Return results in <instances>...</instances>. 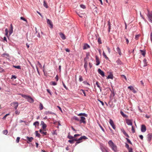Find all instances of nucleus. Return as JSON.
<instances>
[{
    "instance_id": "f257e3e1",
    "label": "nucleus",
    "mask_w": 152,
    "mask_h": 152,
    "mask_svg": "<svg viewBox=\"0 0 152 152\" xmlns=\"http://www.w3.org/2000/svg\"><path fill=\"white\" fill-rule=\"evenodd\" d=\"M108 144L111 147L112 149L115 152H116L117 151V147L111 140H110L108 142Z\"/></svg>"
},
{
    "instance_id": "f03ea898",
    "label": "nucleus",
    "mask_w": 152,
    "mask_h": 152,
    "mask_svg": "<svg viewBox=\"0 0 152 152\" xmlns=\"http://www.w3.org/2000/svg\"><path fill=\"white\" fill-rule=\"evenodd\" d=\"M19 94L21 95L23 97L26 99L29 102L33 103L34 102V99L30 96L20 94Z\"/></svg>"
},
{
    "instance_id": "7ed1b4c3",
    "label": "nucleus",
    "mask_w": 152,
    "mask_h": 152,
    "mask_svg": "<svg viewBox=\"0 0 152 152\" xmlns=\"http://www.w3.org/2000/svg\"><path fill=\"white\" fill-rule=\"evenodd\" d=\"M87 139V138L85 136H83L81 137L80 138L77 140L76 141L77 142L75 143V145H77L78 144L81 142H82L81 140L83 139Z\"/></svg>"
},
{
    "instance_id": "20e7f679",
    "label": "nucleus",
    "mask_w": 152,
    "mask_h": 152,
    "mask_svg": "<svg viewBox=\"0 0 152 152\" xmlns=\"http://www.w3.org/2000/svg\"><path fill=\"white\" fill-rule=\"evenodd\" d=\"M47 23L50 26V27L51 28H52L53 27V24L51 21L49 19H47Z\"/></svg>"
},
{
    "instance_id": "39448f33",
    "label": "nucleus",
    "mask_w": 152,
    "mask_h": 152,
    "mask_svg": "<svg viewBox=\"0 0 152 152\" xmlns=\"http://www.w3.org/2000/svg\"><path fill=\"white\" fill-rule=\"evenodd\" d=\"M11 105H13V106L15 110H16L18 105V102H13L11 103Z\"/></svg>"
},
{
    "instance_id": "423d86ee",
    "label": "nucleus",
    "mask_w": 152,
    "mask_h": 152,
    "mask_svg": "<svg viewBox=\"0 0 152 152\" xmlns=\"http://www.w3.org/2000/svg\"><path fill=\"white\" fill-rule=\"evenodd\" d=\"M96 58V65L98 66L99 65L100 63V61H99V57L97 56H95Z\"/></svg>"
},
{
    "instance_id": "0eeeda50",
    "label": "nucleus",
    "mask_w": 152,
    "mask_h": 152,
    "mask_svg": "<svg viewBox=\"0 0 152 152\" xmlns=\"http://www.w3.org/2000/svg\"><path fill=\"white\" fill-rule=\"evenodd\" d=\"M81 119L80 120V123H83L85 124L86 121H85L86 118L83 117L82 116L80 117Z\"/></svg>"
},
{
    "instance_id": "6e6552de",
    "label": "nucleus",
    "mask_w": 152,
    "mask_h": 152,
    "mask_svg": "<svg viewBox=\"0 0 152 152\" xmlns=\"http://www.w3.org/2000/svg\"><path fill=\"white\" fill-rule=\"evenodd\" d=\"M141 131L142 132H145L146 130V126L144 125H142L141 126Z\"/></svg>"
},
{
    "instance_id": "1a4fd4ad",
    "label": "nucleus",
    "mask_w": 152,
    "mask_h": 152,
    "mask_svg": "<svg viewBox=\"0 0 152 152\" xmlns=\"http://www.w3.org/2000/svg\"><path fill=\"white\" fill-rule=\"evenodd\" d=\"M98 72L99 74L101 75L102 77L104 76V72L102 71L100 69H98Z\"/></svg>"
},
{
    "instance_id": "9d476101",
    "label": "nucleus",
    "mask_w": 152,
    "mask_h": 152,
    "mask_svg": "<svg viewBox=\"0 0 152 152\" xmlns=\"http://www.w3.org/2000/svg\"><path fill=\"white\" fill-rule=\"evenodd\" d=\"M59 34L60 36V37L62 38V39L64 40L66 39V38L65 37V36L64 34H63L62 32H60L59 33Z\"/></svg>"
},
{
    "instance_id": "9b49d317",
    "label": "nucleus",
    "mask_w": 152,
    "mask_h": 152,
    "mask_svg": "<svg viewBox=\"0 0 152 152\" xmlns=\"http://www.w3.org/2000/svg\"><path fill=\"white\" fill-rule=\"evenodd\" d=\"M90 46L86 43L84 44L83 46V49L85 50L90 48Z\"/></svg>"
},
{
    "instance_id": "f8f14e48",
    "label": "nucleus",
    "mask_w": 152,
    "mask_h": 152,
    "mask_svg": "<svg viewBox=\"0 0 152 152\" xmlns=\"http://www.w3.org/2000/svg\"><path fill=\"white\" fill-rule=\"evenodd\" d=\"M148 140L150 142L151 140V138H152V134L149 133L148 135Z\"/></svg>"
},
{
    "instance_id": "ddd939ff",
    "label": "nucleus",
    "mask_w": 152,
    "mask_h": 152,
    "mask_svg": "<svg viewBox=\"0 0 152 152\" xmlns=\"http://www.w3.org/2000/svg\"><path fill=\"white\" fill-rule=\"evenodd\" d=\"M13 28L12 24L10 25V27L9 30V33L10 34H11L13 32Z\"/></svg>"
},
{
    "instance_id": "4468645a",
    "label": "nucleus",
    "mask_w": 152,
    "mask_h": 152,
    "mask_svg": "<svg viewBox=\"0 0 152 152\" xmlns=\"http://www.w3.org/2000/svg\"><path fill=\"white\" fill-rule=\"evenodd\" d=\"M116 51L120 56H121L122 55L121 50L119 47H117L116 48Z\"/></svg>"
},
{
    "instance_id": "2eb2a0df",
    "label": "nucleus",
    "mask_w": 152,
    "mask_h": 152,
    "mask_svg": "<svg viewBox=\"0 0 152 152\" xmlns=\"http://www.w3.org/2000/svg\"><path fill=\"white\" fill-rule=\"evenodd\" d=\"M140 53L143 56H145V50H140Z\"/></svg>"
},
{
    "instance_id": "dca6fc26",
    "label": "nucleus",
    "mask_w": 152,
    "mask_h": 152,
    "mask_svg": "<svg viewBox=\"0 0 152 152\" xmlns=\"http://www.w3.org/2000/svg\"><path fill=\"white\" fill-rule=\"evenodd\" d=\"M90 56V55L89 53H87L86 54V57L84 58V61L86 60L87 59H88L89 58V56Z\"/></svg>"
},
{
    "instance_id": "f3484780",
    "label": "nucleus",
    "mask_w": 152,
    "mask_h": 152,
    "mask_svg": "<svg viewBox=\"0 0 152 152\" xmlns=\"http://www.w3.org/2000/svg\"><path fill=\"white\" fill-rule=\"evenodd\" d=\"M26 138L27 140L29 142H31L33 140V138L32 137H29L27 136L26 137Z\"/></svg>"
},
{
    "instance_id": "a211bd4d",
    "label": "nucleus",
    "mask_w": 152,
    "mask_h": 152,
    "mask_svg": "<svg viewBox=\"0 0 152 152\" xmlns=\"http://www.w3.org/2000/svg\"><path fill=\"white\" fill-rule=\"evenodd\" d=\"M39 131L40 133L43 134V136L46 135L47 134V132H45V131H44L43 130H42V129H40Z\"/></svg>"
},
{
    "instance_id": "6ab92c4d",
    "label": "nucleus",
    "mask_w": 152,
    "mask_h": 152,
    "mask_svg": "<svg viewBox=\"0 0 152 152\" xmlns=\"http://www.w3.org/2000/svg\"><path fill=\"white\" fill-rule=\"evenodd\" d=\"M126 123L128 125H132V123L131 121L129 119H127L126 120Z\"/></svg>"
},
{
    "instance_id": "aec40b11",
    "label": "nucleus",
    "mask_w": 152,
    "mask_h": 152,
    "mask_svg": "<svg viewBox=\"0 0 152 152\" xmlns=\"http://www.w3.org/2000/svg\"><path fill=\"white\" fill-rule=\"evenodd\" d=\"M148 13L147 15L148 18H152V10L151 12H150L149 11H148Z\"/></svg>"
},
{
    "instance_id": "412c9836",
    "label": "nucleus",
    "mask_w": 152,
    "mask_h": 152,
    "mask_svg": "<svg viewBox=\"0 0 152 152\" xmlns=\"http://www.w3.org/2000/svg\"><path fill=\"white\" fill-rule=\"evenodd\" d=\"M84 61V67L85 69L86 70L87 69V67L88 65V62L87 60Z\"/></svg>"
},
{
    "instance_id": "4be33fe9",
    "label": "nucleus",
    "mask_w": 152,
    "mask_h": 152,
    "mask_svg": "<svg viewBox=\"0 0 152 152\" xmlns=\"http://www.w3.org/2000/svg\"><path fill=\"white\" fill-rule=\"evenodd\" d=\"M77 139H73L72 140H69L68 142L71 144L74 143L75 142V141H77Z\"/></svg>"
},
{
    "instance_id": "5701e85b",
    "label": "nucleus",
    "mask_w": 152,
    "mask_h": 152,
    "mask_svg": "<svg viewBox=\"0 0 152 152\" xmlns=\"http://www.w3.org/2000/svg\"><path fill=\"white\" fill-rule=\"evenodd\" d=\"M39 123L38 121H37L34 122L33 124V125L35 126V127L36 128L37 126H39Z\"/></svg>"
},
{
    "instance_id": "b1692460",
    "label": "nucleus",
    "mask_w": 152,
    "mask_h": 152,
    "mask_svg": "<svg viewBox=\"0 0 152 152\" xmlns=\"http://www.w3.org/2000/svg\"><path fill=\"white\" fill-rule=\"evenodd\" d=\"M116 63L118 65H121L122 64V62L119 59H118Z\"/></svg>"
},
{
    "instance_id": "393cba45",
    "label": "nucleus",
    "mask_w": 152,
    "mask_h": 152,
    "mask_svg": "<svg viewBox=\"0 0 152 152\" xmlns=\"http://www.w3.org/2000/svg\"><path fill=\"white\" fill-rule=\"evenodd\" d=\"M120 113L124 117L126 118L127 117V116L126 114H124V112L122 111L120 112Z\"/></svg>"
},
{
    "instance_id": "a878e982",
    "label": "nucleus",
    "mask_w": 152,
    "mask_h": 152,
    "mask_svg": "<svg viewBox=\"0 0 152 152\" xmlns=\"http://www.w3.org/2000/svg\"><path fill=\"white\" fill-rule=\"evenodd\" d=\"M46 127L47 125L45 124L42 126V129L44 131H46Z\"/></svg>"
},
{
    "instance_id": "bb28decb",
    "label": "nucleus",
    "mask_w": 152,
    "mask_h": 152,
    "mask_svg": "<svg viewBox=\"0 0 152 152\" xmlns=\"http://www.w3.org/2000/svg\"><path fill=\"white\" fill-rule=\"evenodd\" d=\"M113 75L110 74V75H108L107 77V79H113Z\"/></svg>"
},
{
    "instance_id": "cd10ccee",
    "label": "nucleus",
    "mask_w": 152,
    "mask_h": 152,
    "mask_svg": "<svg viewBox=\"0 0 152 152\" xmlns=\"http://www.w3.org/2000/svg\"><path fill=\"white\" fill-rule=\"evenodd\" d=\"M43 5L44 7L46 8H48V5H47L46 2L45 1H43Z\"/></svg>"
},
{
    "instance_id": "c85d7f7f",
    "label": "nucleus",
    "mask_w": 152,
    "mask_h": 152,
    "mask_svg": "<svg viewBox=\"0 0 152 152\" xmlns=\"http://www.w3.org/2000/svg\"><path fill=\"white\" fill-rule=\"evenodd\" d=\"M36 66H37V67H39L41 69L42 68V65L39 61L37 62V65Z\"/></svg>"
},
{
    "instance_id": "c756f323",
    "label": "nucleus",
    "mask_w": 152,
    "mask_h": 152,
    "mask_svg": "<svg viewBox=\"0 0 152 152\" xmlns=\"http://www.w3.org/2000/svg\"><path fill=\"white\" fill-rule=\"evenodd\" d=\"M79 116L83 115L86 117L87 116V115L85 113H80L78 115Z\"/></svg>"
},
{
    "instance_id": "7c9ffc66",
    "label": "nucleus",
    "mask_w": 152,
    "mask_h": 152,
    "mask_svg": "<svg viewBox=\"0 0 152 152\" xmlns=\"http://www.w3.org/2000/svg\"><path fill=\"white\" fill-rule=\"evenodd\" d=\"M123 133L127 137H129V136L128 134L126 132L124 131L123 130L122 131Z\"/></svg>"
},
{
    "instance_id": "2f4dec72",
    "label": "nucleus",
    "mask_w": 152,
    "mask_h": 152,
    "mask_svg": "<svg viewBox=\"0 0 152 152\" xmlns=\"http://www.w3.org/2000/svg\"><path fill=\"white\" fill-rule=\"evenodd\" d=\"M36 136L38 137H40V135L38 133V131H36L35 132Z\"/></svg>"
},
{
    "instance_id": "473e14b6",
    "label": "nucleus",
    "mask_w": 152,
    "mask_h": 152,
    "mask_svg": "<svg viewBox=\"0 0 152 152\" xmlns=\"http://www.w3.org/2000/svg\"><path fill=\"white\" fill-rule=\"evenodd\" d=\"M99 83L97 81L96 83V85L99 88V89L100 90V91H101V87H100L99 85Z\"/></svg>"
},
{
    "instance_id": "72a5a7b5",
    "label": "nucleus",
    "mask_w": 152,
    "mask_h": 152,
    "mask_svg": "<svg viewBox=\"0 0 152 152\" xmlns=\"http://www.w3.org/2000/svg\"><path fill=\"white\" fill-rule=\"evenodd\" d=\"M73 119L76 120L77 121H80L79 119L77 117L74 116L73 118Z\"/></svg>"
},
{
    "instance_id": "f704fd0d",
    "label": "nucleus",
    "mask_w": 152,
    "mask_h": 152,
    "mask_svg": "<svg viewBox=\"0 0 152 152\" xmlns=\"http://www.w3.org/2000/svg\"><path fill=\"white\" fill-rule=\"evenodd\" d=\"M79 80L80 82L82 81L83 80V78L80 75L79 77Z\"/></svg>"
},
{
    "instance_id": "c9c22d12",
    "label": "nucleus",
    "mask_w": 152,
    "mask_h": 152,
    "mask_svg": "<svg viewBox=\"0 0 152 152\" xmlns=\"http://www.w3.org/2000/svg\"><path fill=\"white\" fill-rule=\"evenodd\" d=\"M3 133L4 134L7 135L8 133V131L7 130H4L3 131Z\"/></svg>"
},
{
    "instance_id": "e433bc0d",
    "label": "nucleus",
    "mask_w": 152,
    "mask_h": 152,
    "mask_svg": "<svg viewBox=\"0 0 152 152\" xmlns=\"http://www.w3.org/2000/svg\"><path fill=\"white\" fill-rule=\"evenodd\" d=\"M103 55L104 56V57L106 59H108V57H107V56L104 53V52H103Z\"/></svg>"
},
{
    "instance_id": "4c0bfd02",
    "label": "nucleus",
    "mask_w": 152,
    "mask_h": 152,
    "mask_svg": "<svg viewBox=\"0 0 152 152\" xmlns=\"http://www.w3.org/2000/svg\"><path fill=\"white\" fill-rule=\"evenodd\" d=\"M13 67H15L16 68H17V69H21L20 66H13Z\"/></svg>"
},
{
    "instance_id": "58836bf2",
    "label": "nucleus",
    "mask_w": 152,
    "mask_h": 152,
    "mask_svg": "<svg viewBox=\"0 0 152 152\" xmlns=\"http://www.w3.org/2000/svg\"><path fill=\"white\" fill-rule=\"evenodd\" d=\"M39 108L40 110H42L43 108V106L41 103H40L39 105Z\"/></svg>"
},
{
    "instance_id": "ea45409f",
    "label": "nucleus",
    "mask_w": 152,
    "mask_h": 152,
    "mask_svg": "<svg viewBox=\"0 0 152 152\" xmlns=\"http://www.w3.org/2000/svg\"><path fill=\"white\" fill-rule=\"evenodd\" d=\"M102 150L103 152H108L107 150L105 148H103L102 149Z\"/></svg>"
},
{
    "instance_id": "a19ab883",
    "label": "nucleus",
    "mask_w": 152,
    "mask_h": 152,
    "mask_svg": "<svg viewBox=\"0 0 152 152\" xmlns=\"http://www.w3.org/2000/svg\"><path fill=\"white\" fill-rule=\"evenodd\" d=\"M20 19L25 21H26V22H27V20L25 19V18H23V17H21L20 18Z\"/></svg>"
},
{
    "instance_id": "79ce46f5",
    "label": "nucleus",
    "mask_w": 152,
    "mask_h": 152,
    "mask_svg": "<svg viewBox=\"0 0 152 152\" xmlns=\"http://www.w3.org/2000/svg\"><path fill=\"white\" fill-rule=\"evenodd\" d=\"M80 7L81 8H82L83 9H85L86 8V6L83 4H81L80 5Z\"/></svg>"
},
{
    "instance_id": "37998d69",
    "label": "nucleus",
    "mask_w": 152,
    "mask_h": 152,
    "mask_svg": "<svg viewBox=\"0 0 152 152\" xmlns=\"http://www.w3.org/2000/svg\"><path fill=\"white\" fill-rule=\"evenodd\" d=\"M146 60L145 59H144L143 61V62L145 64H144V66H146L147 65V62H146Z\"/></svg>"
},
{
    "instance_id": "c03bdc74",
    "label": "nucleus",
    "mask_w": 152,
    "mask_h": 152,
    "mask_svg": "<svg viewBox=\"0 0 152 152\" xmlns=\"http://www.w3.org/2000/svg\"><path fill=\"white\" fill-rule=\"evenodd\" d=\"M109 123L110 125H112L114 123L113 121L111 119H110Z\"/></svg>"
},
{
    "instance_id": "a18cd8bd",
    "label": "nucleus",
    "mask_w": 152,
    "mask_h": 152,
    "mask_svg": "<svg viewBox=\"0 0 152 152\" xmlns=\"http://www.w3.org/2000/svg\"><path fill=\"white\" fill-rule=\"evenodd\" d=\"M83 83L85 85H87L88 86H90V84L87 83L86 81H83Z\"/></svg>"
},
{
    "instance_id": "49530a36",
    "label": "nucleus",
    "mask_w": 152,
    "mask_h": 152,
    "mask_svg": "<svg viewBox=\"0 0 152 152\" xmlns=\"http://www.w3.org/2000/svg\"><path fill=\"white\" fill-rule=\"evenodd\" d=\"M20 137H18L17 138L16 140V142L17 143H18L20 140Z\"/></svg>"
},
{
    "instance_id": "de8ad7c7",
    "label": "nucleus",
    "mask_w": 152,
    "mask_h": 152,
    "mask_svg": "<svg viewBox=\"0 0 152 152\" xmlns=\"http://www.w3.org/2000/svg\"><path fill=\"white\" fill-rule=\"evenodd\" d=\"M111 126H112V128L114 129H115L116 128L115 126V125L113 123V124L112 125H110Z\"/></svg>"
},
{
    "instance_id": "09e8293b",
    "label": "nucleus",
    "mask_w": 152,
    "mask_h": 152,
    "mask_svg": "<svg viewBox=\"0 0 152 152\" xmlns=\"http://www.w3.org/2000/svg\"><path fill=\"white\" fill-rule=\"evenodd\" d=\"M68 137L70 139H73V137L71 135H68Z\"/></svg>"
},
{
    "instance_id": "8fccbe9b",
    "label": "nucleus",
    "mask_w": 152,
    "mask_h": 152,
    "mask_svg": "<svg viewBox=\"0 0 152 152\" xmlns=\"http://www.w3.org/2000/svg\"><path fill=\"white\" fill-rule=\"evenodd\" d=\"M15 113L16 115H18L20 113V111L18 110H16L15 112Z\"/></svg>"
},
{
    "instance_id": "3c124183",
    "label": "nucleus",
    "mask_w": 152,
    "mask_h": 152,
    "mask_svg": "<svg viewBox=\"0 0 152 152\" xmlns=\"http://www.w3.org/2000/svg\"><path fill=\"white\" fill-rule=\"evenodd\" d=\"M51 83L52 84L53 86H55L57 84L55 82H51Z\"/></svg>"
},
{
    "instance_id": "603ef678",
    "label": "nucleus",
    "mask_w": 152,
    "mask_h": 152,
    "mask_svg": "<svg viewBox=\"0 0 152 152\" xmlns=\"http://www.w3.org/2000/svg\"><path fill=\"white\" fill-rule=\"evenodd\" d=\"M126 140L128 142H129V143H130V144H132L131 142L130 141L129 139H128L127 138H126Z\"/></svg>"
},
{
    "instance_id": "864d4df0",
    "label": "nucleus",
    "mask_w": 152,
    "mask_h": 152,
    "mask_svg": "<svg viewBox=\"0 0 152 152\" xmlns=\"http://www.w3.org/2000/svg\"><path fill=\"white\" fill-rule=\"evenodd\" d=\"M121 76L122 78H124L126 80H127L126 78V76H125L124 75H121Z\"/></svg>"
},
{
    "instance_id": "5fc2aeb1",
    "label": "nucleus",
    "mask_w": 152,
    "mask_h": 152,
    "mask_svg": "<svg viewBox=\"0 0 152 152\" xmlns=\"http://www.w3.org/2000/svg\"><path fill=\"white\" fill-rule=\"evenodd\" d=\"M106 47L107 48V50H108V53H110V48L108 47V46H107Z\"/></svg>"
},
{
    "instance_id": "6e6d98bb",
    "label": "nucleus",
    "mask_w": 152,
    "mask_h": 152,
    "mask_svg": "<svg viewBox=\"0 0 152 152\" xmlns=\"http://www.w3.org/2000/svg\"><path fill=\"white\" fill-rule=\"evenodd\" d=\"M9 115V114H6L3 118V119H5L7 116Z\"/></svg>"
},
{
    "instance_id": "4d7b16f0",
    "label": "nucleus",
    "mask_w": 152,
    "mask_h": 152,
    "mask_svg": "<svg viewBox=\"0 0 152 152\" xmlns=\"http://www.w3.org/2000/svg\"><path fill=\"white\" fill-rule=\"evenodd\" d=\"M140 37L139 35H137L135 36V39L136 40H137L138 39L139 37Z\"/></svg>"
},
{
    "instance_id": "13d9d810",
    "label": "nucleus",
    "mask_w": 152,
    "mask_h": 152,
    "mask_svg": "<svg viewBox=\"0 0 152 152\" xmlns=\"http://www.w3.org/2000/svg\"><path fill=\"white\" fill-rule=\"evenodd\" d=\"M132 131L133 133H134L135 132V130L134 128V127L132 126Z\"/></svg>"
},
{
    "instance_id": "bf43d9fd",
    "label": "nucleus",
    "mask_w": 152,
    "mask_h": 152,
    "mask_svg": "<svg viewBox=\"0 0 152 152\" xmlns=\"http://www.w3.org/2000/svg\"><path fill=\"white\" fill-rule=\"evenodd\" d=\"M133 87L132 86H129L128 87V88L129 89L131 90H132V88H133Z\"/></svg>"
},
{
    "instance_id": "052dcab7",
    "label": "nucleus",
    "mask_w": 152,
    "mask_h": 152,
    "mask_svg": "<svg viewBox=\"0 0 152 152\" xmlns=\"http://www.w3.org/2000/svg\"><path fill=\"white\" fill-rule=\"evenodd\" d=\"M98 43L100 44L102 43L101 41V40L100 39V38L98 39Z\"/></svg>"
},
{
    "instance_id": "680f3d73",
    "label": "nucleus",
    "mask_w": 152,
    "mask_h": 152,
    "mask_svg": "<svg viewBox=\"0 0 152 152\" xmlns=\"http://www.w3.org/2000/svg\"><path fill=\"white\" fill-rule=\"evenodd\" d=\"M99 126H100V128L101 129H102V130L103 131V132H104V129L102 127V126L100 124H99Z\"/></svg>"
},
{
    "instance_id": "e2e57ef3",
    "label": "nucleus",
    "mask_w": 152,
    "mask_h": 152,
    "mask_svg": "<svg viewBox=\"0 0 152 152\" xmlns=\"http://www.w3.org/2000/svg\"><path fill=\"white\" fill-rule=\"evenodd\" d=\"M126 147L128 149H129V148H130L129 147V145L126 143Z\"/></svg>"
},
{
    "instance_id": "0e129e2a",
    "label": "nucleus",
    "mask_w": 152,
    "mask_h": 152,
    "mask_svg": "<svg viewBox=\"0 0 152 152\" xmlns=\"http://www.w3.org/2000/svg\"><path fill=\"white\" fill-rule=\"evenodd\" d=\"M81 91H82V92H83V94H84V96H86V94L85 91L83 90L82 89L81 90Z\"/></svg>"
},
{
    "instance_id": "69168bd1",
    "label": "nucleus",
    "mask_w": 152,
    "mask_h": 152,
    "mask_svg": "<svg viewBox=\"0 0 152 152\" xmlns=\"http://www.w3.org/2000/svg\"><path fill=\"white\" fill-rule=\"evenodd\" d=\"M125 38L126 39V43L128 44L129 43V41L128 39L126 38V37H125Z\"/></svg>"
},
{
    "instance_id": "338daca9",
    "label": "nucleus",
    "mask_w": 152,
    "mask_h": 152,
    "mask_svg": "<svg viewBox=\"0 0 152 152\" xmlns=\"http://www.w3.org/2000/svg\"><path fill=\"white\" fill-rule=\"evenodd\" d=\"M129 150V152H133L132 151V148H129V149H128Z\"/></svg>"
},
{
    "instance_id": "774afa93",
    "label": "nucleus",
    "mask_w": 152,
    "mask_h": 152,
    "mask_svg": "<svg viewBox=\"0 0 152 152\" xmlns=\"http://www.w3.org/2000/svg\"><path fill=\"white\" fill-rule=\"evenodd\" d=\"M55 78L56 81H58V76L57 75L55 77Z\"/></svg>"
}]
</instances>
